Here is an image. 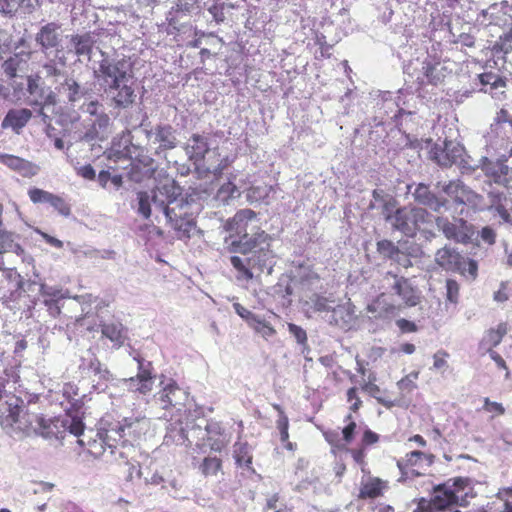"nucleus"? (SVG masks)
Returning a JSON list of instances; mask_svg holds the SVG:
<instances>
[{"instance_id": "obj_1", "label": "nucleus", "mask_w": 512, "mask_h": 512, "mask_svg": "<svg viewBox=\"0 0 512 512\" xmlns=\"http://www.w3.org/2000/svg\"><path fill=\"white\" fill-rule=\"evenodd\" d=\"M98 72L111 105L117 109H126L132 106L136 95L132 86L133 74L127 62L124 60H102Z\"/></svg>"}, {"instance_id": "obj_2", "label": "nucleus", "mask_w": 512, "mask_h": 512, "mask_svg": "<svg viewBox=\"0 0 512 512\" xmlns=\"http://www.w3.org/2000/svg\"><path fill=\"white\" fill-rule=\"evenodd\" d=\"M271 236L261 228L251 234L249 243H237L232 248V253H240L243 255L251 254L247 258L248 265H245L239 256L230 258L231 265L241 274L245 280L253 279L251 268H256L260 272L268 269V273L272 272V259L274 258L271 249Z\"/></svg>"}, {"instance_id": "obj_3", "label": "nucleus", "mask_w": 512, "mask_h": 512, "mask_svg": "<svg viewBox=\"0 0 512 512\" xmlns=\"http://www.w3.org/2000/svg\"><path fill=\"white\" fill-rule=\"evenodd\" d=\"M347 424L342 428L341 435L336 430H327L323 432V437L326 442L331 446L332 452H347L351 455L353 461L362 469L366 466V452L367 450L380 441V435L372 431L369 427L362 430L360 442L357 447L350 448L353 442L357 424L353 420L351 414L345 417Z\"/></svg>"}, {"instance_id": "obj_4", "label": "nucleus", "mask_w": 512, "mask_h": 512, "mask_svg": "<svg viewBox=\"0 0 512 512\" xmlns=\"http://www.w3.org/2000/svg\"><path fill=\"white\" fill-rule=\"evenodd\" d=\"M164 213L178 239H189L196 227L191 204L184 198H168Z\"/></svg>"}, {"instance_id": "obj_5", "label": "nucleus", "mask_w": 512, "mask_h": 512, "mask_svg": "<svg viewBox=\"0 0 512 512\" xmlns=\"http://www.w3.org/2000/svg\"><path fill=\"white\" fill-rule=\"evenodd\" d=\"M257 222V215L251 209H241L229 218L224 224V229L228 233L225 237L227 250L232 253V248L238 242L249 243L251 235L249 236L248 231L252 234L256 232L257 228H260L256 225Z\"/></svg>"}, {"instance_id": "obj_6", "label": "nucleus", "mask_w": 512, "mask_h": 512, "mask_svg": "<svg viewBox=\"0 0 512 512\" xmlns=\"http://www.w3.org/2000/svg\"><path fill=\"white\" fill-rule=\"evenodd\" d=\"M436 262L447 271L458 272L463 276L468 275L472 279L477 277V262L473 259L465 258L452 248L444 247L439 249L436 253Z\"/></svg>"}, {"instance_id": "obj_7", "label": "nucleus", "mask_w": 512, "mask_h": 512, "mask_svg": "<svg viewBox=\"0 0 512 512\" xmlns=\"http://www.w3.org/2000/svg\"><path fill=\"white\" fill-rule=\"evenodd\" d=\"M507 162L508 157L505 155L496 160L484 158L481 162V169L484 175L495 184L512 189V167Z\"/></svg>"}, {"instance_id": "obj_8", "label": "nucleus", "mask_w": 512, "mask_h": 512, "mask_svg": "<svg viewBox=\"0 0 512 512\" xmlns=\"http://www.w3.org/2000/svg\"><path fill=\"white\" fill-rule=\"evenodd\" d=\"M451 480L439 485L434 490V496L430 502V508L433 512H460L453 509L454 505H461V495L459 490H452Z\"/></svg>"}, {"instance_id": "obj_9", "label": "nucleus", "mask_w": 512, "mask_h": 512, "mask_svg": "<svg viewBox=\"0 0 512 512\" xmlns=\"http://www.w3.org/2000/svg\"><path fill=\"white\" fill-rule=\"evenodd\" d=\"M434 461L435 455L432 453L415 450L407 453L403 459L398 461L397 466L405 474L421 476L425 474Z\"/></svg>"}, {"instance_id": "obj_10", "label": "nucleus", "mask_w": 512, "mask_h": 512, "mask_svg": "<svg viewBox=\"0 0 512 512\" xmlns=\"http://www.w3.org/2000/svg\"><path fill=\"white\" fill-rule=\"evenodd\" d=\"M463 146L451 140H445L443 146L435 144L430 150V158L442 167H451L462 159Z\"/></svg>"}, {"instance_id": "obj_11", "label": "nucleus", "mask_w": 512, "mask_h": 512, "mask_svg": "<svg viewBox=\"0 0 512 512\" xmlns=\"http://www.w3.org/2000/svg\"><path fill=\"white\" fill-rule=\"evenodd\" d=\"M437 222L443 234L449 240L468 244L474 235L473 226L463 219H459L457 223H452L443 219H438Z\"/></svg>"}, {"instance_id": "obj_12", "label": "nucleus", "mask_w": 512, "mask_h": 512, "mask_svg": "<svg viewBox=\"0 0 512 512\" xmlns=\"http://www.w3.org/2000/svg\"><path fill=\"white\" fill-rule=\"evenodd\" d=\"M28 196L34 204L49 203L61 216L69 217L71 215L70 204L60 195L33 187L28 190Z\"/></svg>"}, {"instance_id": "obj_13", "label": "nucleus", "mask_w": 512, "mask_h": 512, "mask_svg": "<svg viewBox=\"0 0 512 512\" xmlns=\"http://www.w3.org/2000/svg\"><path fill=\"white\" fill-rule=\"evenodd\" d=\"M386 277L394 279L392 289L402 299L405 306L414 307L421 302L419 290L411 284L409 279L390 271L386 273Z\"/></svg>"}, {"instance_id": "obj_14", "label": "nucleus", "mask_w": 512, "mask_h": 512, "mask_svg": "<svg viewBox=\"0 0 512 512\" xmlns=\"http://www.w3.org/2000/svg\"><path fill=\"white\" fill-rule=\"evenodd\" d=\"M129 392L146 395L153 389L154 376L152 374L151 364L143 366L142 360H139L138 373L134 377L125 380Z\"/></svg>"}, {"instance_id": "obj_15", "label": "nucleus", "mask_w": 512, "mask_h": 512, "mask_svg": "<svg viewBox=\"0 0 512 512\" xmlns=\"http://www.w3.org/2000/svg\"><path fill=\"white\" fill-rule=\"evenodd\" d=\"M400 309L401 305H396L393 299L383 292L377 295L367 307L370 313L380 319L393 318L398 314Z\"/></svg>"}, {"instance_id": "obj_16", "label": "nucleus", "mask_w": 512, "mask_h": 512, "mask_svg": "<svg viewBox=\"0 0 512 512\" xmlns=\"http://www.w3.org/2000/svg\"><path fill=\"white\" fill-rule=\"evenodd\" d=\"M0 163L18 172L22 177L31 178L38 174L40 167L26 159L11 154L0 153Z\"/></svg>"}, {"instance_id": "obj_17", "label": "nucleus", "mask_w": 512, "mask_h": 512, "mask_svg": "<svg viewBox=\"0 0 512 512\" xmlns=\"http://www.w3.org/2000/svg\"><path fill=\"white\" fill-rule=\"evenodd\" d=\"M205 430L207 435L204 441L211 451L220 453L227 448L230 440L219 423L209 422Z\"/></svg>"}, {"instance_id": "obj_18", "label": "nucleus", "mask_w": 512, "mask_h": 512, "mask_svg": "<svg viewBox=\"0 0 512 512\" xmlns=\"http://www.w3.org/2000/svg\"><path fill=\"white\" fill-rule=\"evenodd\" d=\"M442 191L456 205L466 204L472 201L474 197L473 191L466 187L460 180H452L444 184Z\"/></svg>"}, {"instance_id": "obj_19", "label": "nucleus", "mask_w": 512, "mask_h": 512, "mask_svg": "<svg viewBox=\"0 0 512 512\" xmlns=\"http://www.w3.org/2000/svg\"><path fill=\"white\" fill-rule=\"evenodd\" d=\"M415 201L418 203L428 206L432 210L438 212L442 207H446L448 200L441 199L434 194L427 185L420 183L417 185L414 191Z\"/></svg>"}, {"instance_id": "obj_20", "label": "nucleus", "mask_w": 512, "mask_h": 512, "mask_svg": "<svg viewBox=\"0 0 512 512\" xmlns=\"http://www.w3.org/2000/svg\"><path fill=\"white\" fill-rule=\"evenodd\" d=\"M101 334L111 341L115 349L122 347L128 339L127 329L121 322L101 324Z\"/></svg>"}, {"instance_id": "obj_21", "label": "nucleus", "mask_w": 512, "mask_h": 512, "mask_svg": "<svg viewBox=\"0 0 512 512\" xmlns=\"http://www.w3.org/2000/svg\"><path fill=\"white\" fill-rule=\"evenodd\" d=\"M185 393L178 386L176 381L170 380L160 391V401L163 409H169L181 404Z\"/></svg>"}, {"instance_id": "obj_22", "label": "nucleus", "mask_w": 512, "mask_h": 512, "mask_svg": "<svg viewBox=\"0 0 512 512\" xmlns=\"http://www.w3.org/2000/svg\"><path fill=\"white\" fill-rule=\"evenodd\" d=\"M60 25L55 22L47 23L42 26L36 34V41L43 49L55 48L59 44L58 30Z\"/></svg>"}, {"instance_id": "obj_23", "label": "nucleus", "mask_w": 512, "mask_h": 512, "mask_svg": "<svg viewBox=\"0 0 512 512\" xmlns=\"http://www.w3.org/2000/svg\"><path fill=\"white\" fill-rule=\"evenodd\" d=\"M31 117L32 112L26 108L9 110L2 122V127H11L16 133H19Z\"/></svg>"}, {"instance_id": "obj_24", "label": "nucleus", "mask_w": 512, "mask_h": 512, "mask_svg": "<svg viewBox=\"0 0 512 512\" xmlns=\"http://www.w3.org/2000/svg\"><path fill=\"white\" fill-rule=\"evenodd\" d=\"M190 159L195 161L203 160L209 151L208 139L200 134H193L186 147Z\"/></svg>"}, {"instance_id": "obj_25", "label": "nucleus", "mask_w": 512, "mask_h": 512, "mask_svg": "<svg viewBox=\"0 0 512 512\" xmlns=\"http://www.w3.org/2000/svg\"><path fill=\"white\" fill-rule=\"evenodd\" d=\"M155 141L159 143L162 150H171L176 147L177 139L173 127L169 124L155 127Z\"/></svg>"}, {"instance_id": "obj_26", "label": "nucleus", "mask_w": 512, "mask_h": 512, "mask_svg": "<svg viewBox=\"0 0 512 512\" xmlns=\"http://www.w3.org/2000/svg\"><path fill=\"white\" fill-rule=\"evenodd\" d=\"M482 85L481 90L490 93L493 97L497 95V90L506 86V81L500 75L493 72H485L478 75Z\"/></svg>"}, {"instance_id": "obj_27", "label": "nucleus", "mask_w": 512, "mask_h": 512, "mask_svg": "<svg viewBox=\"0 0 512 512\" xmlns=\"http://www.w3.org/2000/svg\"><path fill=\"white\" fill-rule=\"evenodd\" d=\"M507 331L508 327L505 322L498 324L496 328L487 330L481 340V346L486 350L493 349L501 343L503 337L507 334Z\"/></svg>"}, {"instance_id": "obj_28", "label": "nucleus", "mask_w": 512, "mask_h": 512, "mask_svg": "<svg viewBox=\"0 0 512 512\" xmlns=\"http://www.w3.org/2000/svg\"><path fill=\"white\" fill-rule=\"evenodd\" d=\"M393 218V225L398 230L404 232L407 235L415 234V224L412 222L411 209L400 208L397 209Z\"/></svg>"}, {"instance_id": "obj_29", "label": "nucleus", "mask_w": 512, "mask_h": 512, "mask_svg": "<svg viewBox=\"0 0 512 512\" xmlns=\"http://www.w3.org/2000/svg\"><path fill=\"white\" fill-rule=\"evenodd\" d=\"M234 459L236 465L239 467H246L248 470H252V454L250 453V447L246 442H236L234 444Z\"/></svg>"}, {"instance_id": "obj_30", "label": "nucleus", "mask_w": 512, "mask_h": 512, "mask_svg": "<svg viewBox=\"0 0 512 512\" xmlns=\"http://www.w3.org/2000/svg\"><path fill=\"white\" fill-rule=\"evenodd\" d=\"M16 239L17 235L15 233L0 230V254L13 252L17 255H21L23 253V249Z\"/></svg>"}, {"instance_id": "obj_31", "label": "nucleus", "mask_w": 512, "mask_h": 512, "mask_svg": "<svg viewBox=\"0 0 512 512\" xmlns=\"http://www.w3.org/2000/svg\"><path fill=\"white\" fill-rule=\"evenodd\" d=\"M385 483L380 478H371L360 489L359 497L363 499H375L382 495Z\"/></svg>"}, {"instance_id": "obj_32", "label": "nucleus", "mask_w": 512, "mask_h": 512, "mask_svg": "<svg viewBox=\"0 0 512 512\" xmlns=\"http://www.w3.org/2000/svg\"><path fill=\"white\" fill-rule=\"evenodd\" d=\"M71 43L74 45L75 53L78 56L89 55L92 52L94 39L90 33L73 35Z\"/></svg>"}, {"instance_id": "obj_33", "label": "nucleus", "mask_w": 512, "mask_h": 512, "mask_svg": "<svg viewBox=\"0 0 512 512\" xmlns=\"http://www.w3.org/2000/svg\"><path fill=\"white\" fill-rule=\"evenodd\" d=\"M135 449L131 444L123 442L120 446H108V454L116 462L119 468L123 467L125 460H130V452H134Z\"/></svg>"}, {"instance_id": "obj_34", "label": "nucleus", "mask_w": 512, "mask_h": 512, "mask_svg": "<svg viewBox=\"0 0 512 512\" xmlns=\"http://www.w3.org/2000/svg\"><path fill=\"white\" fill-rule=\"evenodd\" d=\"M222 466L221 458L217 456H207L199 465V470L205 477L216 476L222 470Z\"/></svg>"}, {"instance_id": "obj_35", "label": "nucleus", "mask_w": 512, "mask_h": 512, "mask_svg": "<svg viewBox=\"0 0 512 512\" xmlns=\"http://www.w3.org/2000/svg\"><path fill=\"white\" fill-rule=\"evenodd\" d=\"M377 250L384 257L401 263L400 256L403 255V253L392 241L387 239L378 241Z\"/></svg>"}, {"instance_id": "obj_36", "label": "nucleus", "mask_w": 512, "mask_h": 512, "mask_svg": "<svg viewBox=\"0 0 512 512\" xmlns=\"http://www.w3.org/2000/svg\"><path fill=\"white\" fill-rule=\"evenodd\" d=\"M239 196V189L231 179H229L226 183H223L216 193V198L223 203H227L229 200Z\"/></svg>"}, {"instance_id": "obj_37", "label": "nucleus", "mask_w": 512, "mask_h": 512, "mask_svg": "<svg viewBox=\"0 0 512 512\" xmlns=\"http://www.w3.org/2000/svg\"><path fill=\"white\" fill-rule=\"evenodd\" d=\"M423 73L427 84L438 86L444 81V75L441 74L436 64L426 63L423 66Z\"/></svg>"}, {"instance_id": "obj_38", "label": "nucleus", "mask_w": 512, "mask_h": 512, "mask_svg": "<svg viewBox=\"0 0 512 512\" xmlns=\"http://www.w3.org/2000/svg\"><path fill=\"white\" fill-rule=\"evenodd\" d=\"M450 487L452 490L456 491L459 490V494L461 495V505H463V502L465 501L468 493L467 489H471L472 481L468 477H456L454 479H450Z\"/></svg>"}, {"instance_id": "obj_39", "label": "nucleus", "mask_w": 512, "mask_h": 512, "mask_svg": "<svg viewBox=\"0 0 512 512\" xmlns=\"http://www.w3.org/2000/svg\"><path fill=\"white\" fill-rule=\"evenodd\" d=\"M134 166L136 168H138L139 166H142L143 167V175L148 178L153 177L156 172V166H155L154 159L147 155L138 156L135 159Z\"/></svg>"}, {"instance_id": "obj_40", "label": "nucleus", "mask_w": 512, "mask_h": 512, "mask_svg": "<svg viewBox=\"0 0 512 512\" xmlns=\"http://www.w3.org/2000/svg\"><path fill=\"white\" fill-rule=\"evenodd\" d=\"M250 327L256 332L261 334L264 338L268 339L276 334L274 327L267 321L261 319L259 316L256 321L252 322Z\"/></svg>"}, {"instance_id": "obj_41", "label": "nucleus", "mask_w": 512, "mask_h": 512, "mask_svg": "<svg viewBox=\"0 0 512 512\" xmlns=\"http://www.w3.org/2000/svg\"><path fill=\"white\" fill-rule=\"evenodd\" d=\"M482 410L489 413L492 418L499 417L505 414L504 406L495 401H491L488 397L483 399V407Z\"/></svg>"}, {"instance_id": "obj_42", "label": "nucleus", "mask_w": 512, "mask_h": 512, "mask_svg": "<svg viewBox=\"0 0 512 512\" xmlns=\"http://www.w3.org/2000/svg\"><path fill=\"white\" fill-rule=\"evenodd\" d=\"M493 51L495 53L507 54L512 51V31L500 36L499 39L493 45Z\"/></svg>"}, {"instance_id": "obj_43", "label": "nucleus", "mask_w": 512, "mask_h": 512, "mask_svg": "<svg viewBox=\"0 0 512 512\" xmlns=\"http://www.w3.org/2000/svg\"><path fill=\"white\" fill-rule=\"evenodd\" d=\"M430 214L423 208H411V218L415 224V232L429 221Z\"/></svg>"}, {"instance_id": "obj_44", "label": "nucleus", "mask_w": 512, "mask_h": 512, "mask_svg": "<svg viewBox=\"0 0 512 512\" xmlns=\"http://www.w3.org/2000/svg\"><path fill=\"white\" fill-rule=\"evenodd\" d=\"M460 287L456 280L447 279L446 281V299L452 304H457L459 301Z\"/></svg>"}, {"instance_id": "obj_45", "label": "nucleus", "mask_w": 512, "mask_h": 512, "mask_svg": "<svg viewBox=\"0 0 512 512\" xmlns=\"http://www.w3.org/2000/svg\"><path fill=\"white\" fill-rule=\"evenodd\" d=\"M149 194L145 191H140L137 194L138 199V212L144 217L149 218L151 215Z\"/></svg>"}, {"instance_id": "obj_46", "label": "nucleus", "mask_w": 512, "mask_h": 512, "mask_svg": "<svg viewBox=\"0 0 512 512\" xmlns=\"http://www.w3.org/2000/svg\"><path fill=\"white\" fill-rule=\"evenodd\" d=\"M489 199L491 205L501 214H506L507 210L504 202L506 201V195L502 192H490Z\"/></svg>"}, {"instance_id": "obj_47", "label": "nucleus", "mask_w": 512, "mask_h": 512, "mask_svg": "<svg viewBox=\"0 0 512 512\" xmlns=\"http://www.w3.org/2000/svg\"><path fill=\"white\" fill-rule=\"evenodd\" d=\"M347 402L351 403L349 407L352 413H357L362 407V400L358 396L357 387H351L346 392Z\"/></svg>"}, {"instance_id": "obj_48", "label": "nucleus", "mask_w": 512, "mask_h": 512, "mask_svg": "<svg viewBox=\"0 0 512 512\" xmlns=\"http://www.w3.org/2000/svg\"><path fill=\"white\" fill-rule=\"evenodd\" d=\"M418 378V372H412L406 376H404L402 379H400L397 383L398 388L401 391L405 392H411L413 391L417 386L415 384V380Z\"/></svg>"}, {"instance_id": "obj_49", "label": "nucleus", "mask_w": 512, "mask_h": 512, "mask_svg": "<svg viewBox=\"0 0 512 512\" xmlns=\"http://www.w3.org/2000/svg\"><path fill=\"white\" fill-rule=\"evenodd\" d=\"M104 444L105 440L103 438L95 439L88 443L87 451L96 457L104 455L108 453V448H105Z\"/></svg>"}, {"instance_id": "obj_50", "label": "nucleus", "mask_w": 512, "mask_h": 512, "mask_svg": "<svg viewBox=\"0 0 512 512\" xmlns=\"http://www.w3.org/2000/svg\"><path fill=\"white\" fill-rule=\"evenodd\" d=\"M20 6L19 0H0V13L13 16Z\"/></svg>"}, {"instance_id": "obj_51", "label": "nucleus", "mask_w": 512, "mask_h": 512, "mask_svg": "<svg viewBox=\"0 0 512 512\" xmlns=\"http://www.w3.org/2000/svg\"><path fill=\"white\" fill-rule=\"evenodd\" d=\"M288 330L291 335L296 339L297 343L301 345L307 344V333L306 331L301 327L294 323H288Z\"/></svg>"}, {"instance_id": "obj_52", "label": "nucleus", "mask_w": 512, "mask_h": 512, "mask_svg": "<svg viewBox=\"0 0 512 512\" xmlns=\"http://www.w3.org/2000/svg\"><path fill=\"white\" fill-rule=\"evenodd\" d=\"M121 469H123L122 472L125 474L124 477H125L126 481H131L135 475L136 476L141 475V470H140L139 465H135L130 460H125L123 462V467Z\"/></svg>"}, {"instance_id": "obj_53", "label": "nucleus", "mask_w": 512, "mask_h": 512, "mask_svg": "<svg viewBox=\"0 0 512 512\" xmlns=\"http://www.w3.org/2000/svg\"><path fill=\"white\" fill-rule=\"evenodd\" d=\"M233 308L237 315L245 320L249 326L252 324V322L256 321V318L258 317L240 303H234Z\"/></svg>"}, {"instance_id": "obj_54", "label": "nucleus", "mask_w": 512, "mask_h": 512, "mask_svg": "<svg viewBox=\"0 0 512 512\" xmlns=\"http://www.w3.org/2000/svg\"><path fill=\"white\" fill-rule=\"evenodd\" d=\"M373 380H375V378H373ZM360 389L363 392L368 393L371 397L377 399L379 402L381 401V389L377 384L374 383V381L369 380L368 382L363 383Z\"/></svg>"}, {"instance_id": "obj_55", "label": "nucleus", "mask_w": 512, "mask_h": 512, "mask_svg": "<svg viewBox=\"0 0 512 512\" xmlns=\"http://www.w3.org/2000/svg\"><path fill=\"white\" fill-rule=\"evenodd\" d=\"M396 325L402 333H413L418 330V327L414 322L404 318L398 319L396 321Z\"/></svg>"}, {"instance_id": "obj_56", "label": "nucleus", "mask_w": 512, "mask_h": 512, "mask_svg": "<svg viewBox=\"0 0 512 512\" xmlns=\"http://www.w3.org/2000/svg\"><path fill=\"white\" fill-rule=\"evenodd\" d=\"M65 85L67 86V89L69 91V100L75 101L79 97V84L75 80L69 79L66 80Z\"/></svg>"}, {"instance_id": "obj_57", "label": "nucleus", "mask_w": 512, "mask_h": 512, "mask_svg": "<svg viewBox=\"0 0 512 512\" xmlns=\"http://www.w3.org/2000/svg\"><path fill=\"white\" fill-rule=\"evenodd\" d=\"M18 63L15 59L9 58L3 64L4 72L7 76L13 78L17 74Z\"/></svg>"}, {"instance_id": "obj_58", "label": "nucleus", "mask_w": 512, "mask_h": 512, "mask_svg": "<svg viewBox=\"0 0 512 512\" xmlns=\"http://www.w3.org/2000/svg\"><path fill=\"white\" fill-rule=\"evenodd\" d=\"M480 237L485 243L492 245L495 243L496 233L491 227L486 226L482 228Z\"/></svg>"}, {"instance_id": "obj_59", "label": "nucleus", "mask_w": 512, "mask_h": 512, "mask_svg": "<svg viewBox=\"0 0 512 512\" xmlns=\"http://www.w3.org/2000/svg\"><path fill=\"white\" fill-rule=\"evenodd\" d=\"M77 174L87 180H94L96 177V172L90 164L78 168Z\"/></svg>"}, {"instance_id": "obj_60", "label": "nucleus", "mask_w": 512, "mask_h": 512, "mask_svg": "<svg viewBox=\"0 0 512 512\" xmlns=\"http://www.w3.org/2000/svg\"><path fill=\"white\" fill-rule=\"evenodd\" d=\"M511 115L507 109L501 108L494 117V125L501 126L508 123Z\"/></svg>"}, {"instance_id": "obj_61", "label": "nucleus", "mask_w": 512, "mask_h": 512, "mask_svg": "<svg viewBox=\"0 0 512 512\" xmlns=\"http://www.w3.org/2000/svg\"><path fill=\"white\" fill-rule=\"evenodd\" d=\"M449 356V354L446 351H438L434 354V367L436 369L443 368L447 365L446 358Z\"/></svg>"}, {"instance_id": "obj_62", "label": "nucleus", "mask_w": 512, "mask_h": 512, "mask_svg": "<svg viewBox=\"0 0 512 512\" xmlns=\"http://www.w3.org/2000/svg\"><path fill=\"white\" fill-rule=\"evenodd\" d=\"M69 431L75 436H80L84 432V424L80 419H73L70 426Z\"/></svg>"}, {"instance_id": "obj_63", "label": "nucleus", "mask_w": 512, "mask_h": 512, "mask_svg": "<svg viewBox=\"0 0 512 512\" xmlns=\"http://www.w3.org/2000/svg\"><path fill=\"white\" fill-rule=\"evenodd\" d=\"M275 407L280 411L279 418L276 422L279 432L288 430L289 429L288 417L284 414V412L280 409V407L278 405Z\"/></svg>"}, {"instance_id": "obj_64", "label": "nucleus", "mask_w": 512, "mask_h": 512, "mask_svg": "<svg viewBox=\"0 0 512 512\" xmlns=\"http://www.w3.org/2000/svg\"><path fill=\"white\" fill-rule=\"evenodd\" d=\"M314 305H315V310L319 311V312L332 310V307L329 304V300L325 297H319L315 301Z\"/></svg>"}]
</instances>
